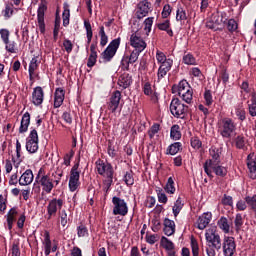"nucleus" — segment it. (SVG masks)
<instances>
[{
	"instance_id": "obj_1",
	"label": "nucleus",
	"mask_w": 256,
	"mask_h": 256,
	"mask_svg": "<svg viewBox=\"0 0 256 256\" xmlns=\"http://www.w3.org/2000/svg\"><path fill=\"white\" fill-rule=\"evenodd\" d=\"M206 253L208 256H216L217 251L222 247L221 236L217 232V228H208L205 232Z\"/></svg>"
},
{
	"instance_id": "obj_2",
	"label": "nucleus",
	"mask_w": 256,
	"mask_h": 256,
	"mask_svg": "<svg viewBox=\"0 0 256 256\" xmlns=\"http://www.w3.org/2000/svg\"><path fill=\"white\" fill-rule=\"evenodd\" d=\"M53 175L54 174H52V176L51 174H45V169L43 168H40V170L38 171V183L39 185H41L42 191L47 195H49V193H51V191H53V189H55V187H57V185L61 183L63 172L59 173L58 177L53 178Z\"/></svg>"
},
{
	"instance_id": "obj_3",
	"label": "nucleus",
	"mask_w": 256,
	"mask_h": 256,
	"mask_svg": "<svg viewBox=\"0 0 256 256\" xmlns=\"http://www.w3.org/2000/svg\"><path fill=\"white\" fill-rule=\"evenodd\" d=\"M172 93H177L180 99L188 105L193 103V87H191L187 80H181L178 84L173 85Z\"/></svg>"
},
{
	"instance_id": "obj_4",
	"label": "nucleus",
	"mask_w": 256,
	"mask_h": 256,
	"mask_svg": "<svg viewBox=\"0 0 256 256\" xmlns=\"http://www.w3.org/2000/svg\"><path fill=\"white\" fill-rule=\"evenodd\" d=\"M156 61L160 65L157 72L158 81L167 77V73L171 71L173 67V59L167 58L164 52L161 50L156 51Z\"/></svg>"
},
{
	"instance_id": "obj_5",
	"label": "nucleus",
	"mask_w": 256,
	"mask_h": 256,
	"mask_svg": "<svg viewBox=\"0 0 256 256\" xmlns=\"http://www.w3.org/2000/svg\"><path fill=\"white\" fill-rule=\"evenodd\" d=\"M217 129L223 139H231L233 133L237 130V126H235V122L231 118H223L218 121Z\"/></svg>"
},
{
	"instance_id": "obj_6",
	"label": "nucleus",
	"mask_w": 256,
	"mask_h": 256,
	"mask_svg": "<svg viewBox=\"0 0 256 256\" xmlns=\"http://www.w3.org/2000/svg\"><path fill=\"white\" fill-rule=\"evenodd\" d=\"M79 179H81V170L79 169V163H76L70 170L68 187L71 193H75L81 187V181Z\"/></svg>"
},
{
	"instance_id": "obj_7",
	"label": "nucleus",
	"mask_w": 256,
	"mask_h": 256,
	"mask_svg": "<svg viewBox=\"0 0 256 256\" xmlns=\"http://www.w3.org/2000/svg\"><path fill=\"white\" fill-rule=\"evenodd\" d=\"M188 109L189 107L183 104L179 98H173L170 103V113L177 119H185Z\"/></svg>"
},
{
	"instance_id": "obj_8",
	"label": "nucleus",
	"mask_w": 256,
	"mask_h": 256,
	"mask_svg": "<svg viewBox=\"0 0 256 256\" xmlns=\"http://www.w3.org/2000/svg\"><path fill=\"white\" fill-rule=\"evenodd\" d=\"M63 205H65V201L61 198H53L50 200L46 207L48 215L47 219L49 220L52 217H55L58 211H63Z\"/></svg>"
},
{
	"instance_id": "obj_9",
	"label": "nucleus",
	"mask_w": 256,
	"mask_h": 256,
	"mask_svg": "<svg viewBox=\"0 0 256 256\" xmlns=\"http://www.w3.org/2000/svg\"><path fill=\"white\" fill-rule=\"evenodd\" d=\"M26 151L28 153H37L39 151V134L36 129L31 130L26 138Z\"/></svg>"
},
{
	"instance_id": "obj_10",
	"label": "nucleus",
	"mask_w": 256,
	"mask_h": 256,
	"mask_svg": "<svg viewBox=\"0 0 256 256\" xmlns=\"http://www.w3.org/2000/svg\"><path fill=\"white\" fill-rule=\"evenodd\" d=\"M119 45H121V38L112 40L107 48L102 52V59L106 62L111 61V59L115 57L117 49H119Z\"/></svg>"
},
{
	"instance_id": "obj_11",
	"label": "nucleus",
	"mask_w": 256,
	"mask_h": 256,
	"mask_svg": "<svg viewBox=\"0 0 256 256\" xmlns=\"http://www.w3.org/2000/svg\"><path fill=\"white\" fill-rule=\"evenodd\" d=\"M95 165L98 175L106 177V179H113V166L110 163L98 159Z\"/></svg>"
},
{
	"instance_id": "obj_12",
	"label": "nucleus",
	"mask_w": 256,
	"mask_h": 256,
	"mask_svg": "<svg viewBox=\"0 0 256 256\" xmlns=\"http://www.w3.org/2000/svg\"><path fill=\"white\" fill-rule=\"evenodd\" d=\"M113 207V215H121V217H125L127 213H129V207L127 206V202L120 197L114 196L112 198Z\"/></svg>"
},
{
	"instance_id": "obj_13",
	"label": "nucleus",
	"mask_w": 256,
	"mask_h": 256,
	"mask_svg": "<svg viewBox=\"0 0 256 256\" xmlns=\"http://www.w3.org/2000/svg\"><path fill=\"white\" fill-rule=\"evenodd\" d=\"M209 153L210 159L207 160L204 164V171L206 175H211V170H209V167L221 163V155L219 153V149L212 147L210 148Z\"/></svg>"
},
{
	"instance_id": "obj_14",
	"label": "nucleus",
	"mask_w": 256,
	"mask_h": 256,
	"mask_svg": "<svg viewBox=\"0 0 256 256\" xmlns=\"http://www.w3.org/2000/svg\"><path fill=\"white\" fill-rule=\"evenodd\" d=\"M130 45L133 47L136 51H145L147 49V42H145V39L141 37V33L134 32L130 36Z\"/></svg>"
},
{
	"instance_id": "obj_15",
	"label": "nucleus",
	"mask_w": 256,
	"mask_h": 256,
	"mask_svg": "<svg viewBox=\"0 0 256 256\" xmlns=\"http://www.w3.org/2000/svg\"><path fill=\"white\" fill-rule=\"evenodd\" d=\"M222 249L224 256L235 255V251H237V244L235 243V238L231 236H225L222 243Z\"/></svg>"
},
{
	"instance_id": "obj_16",
	"label": "nucleus",
	"mask_w": 256,
	"mask_h": 256,
	"mask_svg": "<svg viewBox=\"0 0 256 256\" xmlns=\"http://www.w3.org/2000/svg\"><path fill=\"white\" fill-rule=\"evenodd\" d=\"M42 245L44 247V255L49 256L52 253H55L58 249L57 242H51V235L49 234V231L44 232V239L42 241Z\"/></svg>"
},
{
	"instance_id": "obj_17",
	"label": "nucleus",
	"mask_w": 256,
	"mask_h": 256,
	"mask_svg": "<svg viewBox=\"0 0 256 256\" xmlns=\"http://www.w3.org/2000/svg\"><path fill=\"white\" fill-rule=\"evenodd\" d=\"M45 11H47V2L42 0L37 10V21L40 33H45Z\"/></svg>"
},
{
	"instance_id": "obj_18",
	"label": "nucleus",
	"mask_w": 256,
	"mask_h": 256,
	"mask_svg": "<svg viewBox=\"0 0 256 256\" xmlns=\"http://www.w3.org/2000/svg\"><path fill=\"white\" fill-rule=\"evenodd\" d=\"M121 91H114L110 98L109 101L107 103L108 105V110L111 111V113H115V111H117V109H119V104L121 103Z\"/></svg>"
},
{
	"instance_id": "obj_19",
	"label": "nucleus",
	"mask_w": 256,
	"mask_h": 256,
	"mask_svg": "<svg viewBox=\"0 0 256 256\" xmlns=\"http://www.w3.org/2000/svg\"><path fill=\"white\" fill-rule=\"evenodd\" d=\"M150 11H151V4L149 3V1L143 0L139 2L136 7L137 19H143L144 17H147Z\"/></svg>"
},
{
	"instance_id": "obj_20",
	"label": "nucleus",
	"mask_w": 256,
	"mask_h": 256,
	"mask_svg": "<svg viewBox=\"0 0 256 256\" xmlns=\"http://www.w3.org/2000/svg\"><path fill=\"white\" fill-rule=\"evenodd\" d=\"M45 100V91H43V88L41 86H37L33 89L32 92V98L31 102L36 107H39V105H43V101Z\"/></svg>"
},
{
	"instance_id": "obj_21",
	"label": "nucleus",
	"mask_w": 256,
	"mask_h": 256,
	"mask_svg": "<svg viewBox=\"0 0 256 256\" xmlns=\"http://www.w3.org/2000/svg\"><path fill=\"white\" fill-rule=\"evenodd\" d=\"M211 219H213V214L211 212L203 213L197 220V227L200 231L207 228V225L211 223Z\"/></svg>"
},
{
	"instance_id": "obj_22",
	"label": "nucleus",
	"mask_w": 256,
	"mask_h": 256,
	"mask_svg": "<svg viewBox=\"0 0 256 256\" xmlns=\"http://www.w3.org/2000/svg\"><path fill=\"white\" fill-rule=\"evenodd\" d=\"M35 176L33 175V170L27 169L19 178V185L25 187L27 185H31L33 183V179Z\"/></svg>"
},
{
	"instance_id": "obj_23",
	"label": "nucleus",
	"mask_w": 256,
	"mask_h": 256,
	"mask_svg": "<svg viewBox=\"0 0 256 256\" xmlns=\"http://www.w3.org/2000/svg\"><path fill=\"white\" fill-rule=\"evenodd\" d=\"M65 101V90L63 88H57L54 93V107L59 109Z\"/></svg>"
},
{
	"instance_id": "obj_24",
	"label": "nucleus",
	"mask_w": 256,
	"mask_h": 256,
	"mask_svg": "<svg viewBox=\"0 0 256 256\" xmlns=\"http://www.w3.org/2000/svg\"><path fill=\"white\" fill-rule=\"evenodd\" d=\"M141 51L139 50H133L130 54V56H124L122 58V65H124L125 67H129V63L133 64L137 62V59H139V55H141Z\"/></svg>"
},
{
	"instance_id": "obj_25",
	"label": "nucleus",
	"mask_w": 256,
	"mask_h": 256,
	"mask_svg": "<svg viewBox=\"0 0 256 256\" xmlns=\"http://www.w3.org/2000/svg\"><path fill=\"white\" fill-rule=\"evenodd\" d=\"M143 92H144V95H147L148 97H150L153 103H157V101H159V96L157 95V92L153 91V87L151 86V83L149 82L144 83Z\"/></svg>"
},
{
	"instance_id": "obj_26",
	"label": "nucleus",
	"mask_w": 256,
	"mask_h": 256,
	"mask_svg": "<svg viewBox=\"0 0 256 256\" xmlns=\"http://www.w3.org/2000/svg\"><path fill=\"white\" fill-rule=\"evenodd\" d=\"M164 228V235H167V237H171V235H175V221L165 218L163 222Z\"/></svg>"
},
{
	"instance_id": "obj_27",
	"label": "nucleus",
	"mask_w": 256,
	"mask_h": 256,
	"mask_svg": "<svg viewBox=\"0 0 256 256\" xmlns=\"http://www.w3.org/2000/svg\"><path fill=\"white\" fill-rule=\"evenodd\" d=\"M18 9L15 8V6L13 5V3H9L7 2L5 4L4 9L2 10V16L4 17V19L7 21L9 19L12 18L13 15H15V13H17Z\"/></svg>"
},
{
	"instance_id": "obj_28",
	"label": "nucleus",
	"mask_w": 256,
	"mask_h": 256,
	"mask_svg": "<svg viewBox=\"0 0 256 256\" xmlns=\"http://www.w3.org/2000/svg\"><path fill=\"white\" fill-rule=\"evenodd\" d=\"M209 171L210 174H207L208 177H213V173H215V175H217L218 177H225V175H227V168L216 164L214 166H209Z\"/></svg>"
},
{
	"instance_id": "obj_29",
	"label": "nucleus",
	"mask_w": 256,
	"mask_h": 256,
	"mask_svg": "<svg viewBox=\"0 0 256 256\" xmlns=\"http://www.w3.org/2000/svg\"><path fill=\"white\" fill-rule=\"evenodd\" d=\"M41 63V61H39V58L37 56H34L29 64V79L30 81H33V79H35V72L37 71V69H39V64Z\"/></svg>"
},
{
	"instance_id": "obj_30",
	"label": "nucleus",
	"mask_w": 256,
	"mask_h": 256,
	"mask_svg": "<svg viewBox=\"0 0 256 256\" xmlns=\"http://www.w3.org/2000/svg\"><path fill=\"white\" fill-rule=\"evenodd\" d=\"M29 125H31V114H29V112H25L21 119L19 133H27Z\"/></svg>"
},
{
	"instance_id": "obj_31",
	"label": "nucleus",
	"mask_w": 256,
	"mask_h": 256,
	"mask_svg": "<svg viewBox=\"0 0 256 256\" xmlns=\"http://www.w3.org/2000/svg\"><path fill=\"white\" fill-rule=\"evenodd\" d=\"M131 83H133V78L127 73L122 74L118 79V85L122 87V89L131 87Z\"/></svg>"
},
{
	"instance_id": "obj_32",
	"label": "nucleus",
	"mask_w": 256,
	"mask_h": 256,
	"mask_svg": "<svg viewBox=\"0 0 256 256\" xmlns=\"http://www.w3.org/2000/svg\"><path fill=\"white\" fill-rule=\"evenodd\" d=\"M217 225H218L219 229H221V231H223V233H225V234L231 233V225H229V220H227V218L221 217L218 220Z\"/></svg>"
},
{
	"instance_id": "obj_33",
	"label": "nucleus",
	"mask_w": 256,
	"mask_h": 256,
	"mask_svg": "<svg viewBox=\"0 0 256 256\" xmlns=\"http://www.w3.org/2000/svg\"><path fill=\"white\" fill-rule=\"evenodd\" d=\"M157 27L160 31H166L169 37H173V30L171 29V21L165 20L157 24Z\"/></svg>"
},
{
	"instance_id": "obj_34",
	"label": "nucleus",
	"mask_w": 256,
	"mask_h": 256,
	"mask_svg": "<svg viewBox=\"0 0 256 256\" xmlns=\"http://www.w3.org/2000/svg\"><path fill=\"white\" fill-rule=\"evenodd\" d=\"M250 97V103L248 104L249 115L256 117V93L251 92Z\"/></svg>"
},
{
	"instance_id": "obj_35",
	"label": "nucleus",
	"mask_w": 256,
	"mask_h": 256,
	"mask_svg": "<svg viewBox=\"0 0 256 256\" xmlns=\"http://www.w3.org/2000/svg\"><path fill=\"white\" fill-rule=\"evenodd\" d=\"M211 19L219 27V25H223L227 21V14L225 12L213 14Z\"/></svg>"
},
{
	"instance_id": "obj_36",
	"label": "nucleus",
	"mask_w": 256,
	"mask_h": 256,
	"mask_svg": "<svg viewBox=\"0 0 256 256\" xmlns=\"http://www.w3.org/2000/svg\"><path fill=\"white\" fill-rule=\"evenodd\" d=\"M184 205L185 204L183 203V200L181 199V197H178L177 200L174 202V205L172 207V213H173L174 217L179 216V213H181Z\"/></svg>"
},
{
	"instance_id": "obj_37",
	"label": "nucleus",
	"mask_w": 256,
	"mask_h": 256,
	"mask_svg": "<svg viewBox=\"0 0 256 256\" xmlns=\"http://www.w3.org/2000/svg\"><path fill=\"white\" fill-rule=\"evenodd\" d=\"M164 190L168 195H175V191H177V189L175 188V180H173V177L168 178Z\"/></svg>"
},
{
	"instance_id": "obj_38",
	"label": "nucleus",
	"mask_w": 256,
	"mask_h": 256,
	"mask_svg": "<svg viewBox=\"0 0 256 256\" xmlns=\"http://www.w3.org/2000/svg\"><path fill=\"white\" fill-rule=\"evenodd\" d=\"M170 137L173 141L181 139V127L177 124L173 125L170 129Z\"/></svg>"
},
{
	"instance_id": "obj_39",
	"label": "nucleus",
	"mask_w": 256,
	"mask_h": 256,
	"mask_svg": "<svg viewBox=\"0 0 256 256\" xmlns=\"http://www.w3.org/2000/svg\"><path fill=\"white\" fill-rule=\"evenodd\" d=\"M58 223L63 227H67V223H69V216L67 215V210L62 209L58 212Z\"/></svg>"
},
{
	"instance_id": "obj_40",
	"label": "nucleus",
	"mask_w": 256,
	"mask_h": 256,
	"mask_svg": "<svg viewBox=\"0 0 256 256\" xmlns=\"http://www.w3.org/2000/svg\"><path fill=\"white\" fill-rule=\"evenodd\" d=\"M187 19H188L187 12L185 11V9H183V7H179L176 11V21H178L179 23H181V25H183V23H185Z\"/></svg>"
},
{
	"instance_id": "obj_41",
	"label": "nucleus",
	"mask_w": 256,
	"mask_h": 256,
	"mask_svg": "<svg viewBox=\"0 0 256 256\" xmlns=\"http://www.w3.org/2000/svg\"><path fill=\"white\" fill-rule=\"evenodd\" d=\"M84 28L86 30L87 44L89 45L93 39V28L89 20H84Z\"/></svg>"
},
{
	"instance_id": "obj_42",
	"label": "nucleus",
	"mask_w": 256,
	"mask_h": 256,
	"mask_svg": "<svg viewBox=\"0 0 256 256\" xmlns=\"http://www.w3.org/2000/svg\"><path fill=\"white\" fill-rule=\"evenodd\" d=\"M181 147H183V145L181 144V142H175L173 144H171L168 149H167V154L168 155H177L178 151H181Z\"/></svg>"
},
{
	"instance_id": "obj_43",
	"label": "nucleus",
	"mask_w": 256,
	"mask_h": 256,
	"mask_svg": "<svg viewBox=\"0 0 256 256\" xmlns=\"http://www.w3.org/2000/svg\"><path fill=\"white\" fill-rule=\"evenodd\" d=\"M160 245L165 249V251H168L169 249H175V244L173 241L169 240V238L163 236L160 241Z\"/></svg>"
},
{
	"instance_id": "obj_44",
	"label": "nucleus",
	"mask_w": 256,
	"mask_h": 256,
	"mask_svg": "<svg viewBox=\"0 0 256 256\" xmlns=\"http://www.w3.org/2000/svg\"><path fill=\"white\" fill-rule=\"evenodd\" d=\"M99 35H100V45H101V47H105V45H107V43H109V37L105 33L104 26L99 27Z\"/></svg>"
},
{
	"instance_id": "obj_45",
	"label": "nucleus",
	"mask_w": 256,
	"mask_h": 256,
	"mask_svg": "<svg viewBox=\"0 0 256 256\" xmlns=\"http://www.w3.org/2000/svg\"><path fill=\"white\" fill-rule=\"evenodd\" d=\"M62 17H63V25L64 27H67V25H69V18L71 17L69 5L67 4H64V11H63Z\"/></svg>"
},
{
	"instance_id": "obj_46",
	"label": "nucleus",
	"mask_w": 256,
	"mask_h": 256,
	"mask_svg": "<svg viewBox=\"0 0 256 256\" xmlns=\"http://www.w3.org/2000/svg\"><path fill=\"white\" fill-rule=\"evenodd\" d=\"M5 49L8 53H17V43L15 41L4 42Z\"/></svg>"
},
{
	"instance_id": "obj_47",
	"label": "nucleus",
	"mask_w": 256,
	"mask_h": 256,
	"mask_svg": "<svg viewBox=\"0 0 256 256\" xmlns=\"http://www.w3.org/2000/svg\"><path fill=\"white\" fill-rule=\"evenodd\" d=\"M243 223H244L243 216L241 214H236V217L234 219L236 233H239V231H241V228L243 227Z\"/></svg>"
},
{
	"instance_id": "obj_48",
	"label": "nucleus",
	"mask_w": 256,
	"mask_h": 256,
	"mask_svg": "<svg viewBox=\"0 0 256 256\" xmlns=\"http://www.w3.org/2000/svg\"><path fill=\"white\" fill-rule=\"evenodd\" d=\"M156 193H157V198L159 203H163L164 205L167 203L168 198H167V194H165V192H163V188H156Z\"/></svg>"
},
{
	"instance_id": "obj_49",
	"label": "nucleus",
	"mask_w": 256,
	"mask_h": 256,
	"mask_svg": "<svg viewBox=\"0 0 256 256\" xmlns=\"http://www.w3.org/2000/svg\"><path fill=\"white\" fill-rule=\"evenodd\" d=\"M154 20V17H148L144 20V31H146V35H149V33H151V28L153 27Z\"/></svg>"
},
{
	"instance_id": "obj_50",
	"label": "nucleus",
	"mask_w": 256,
	"mask_h": 256,
	"mask_svg": "<svg viewBox=\"0 0 256 256\" xmlns=\"http://www.w3.org/2000/svg\"><path fill=\"white\" fill-rule=\"evenodd\" d=\"M77 235L78 237H89V229L84 224H81L77 227Z\"/></svg>"
},
{
	"instance_id": "obj_51",
	"label": "nucleus",
	"mask_w": 256,
	"mask_h": 256,
	"mask_svg": "<svg viewBox=\"0 0 256 256\" xmlns=\"http://www.w3.org/2000/svg\"><path fill=\"white\" fill-rule=\"evenodd\" d=\"M190 145L193 149L199 150L201 149L203 143L201 142V140L199 139V137L194 136L190 139Z\"/></svg>"
},
{
	"instance_id": "obj_52",
	"label": "nucleus",
	"mask_w": 256,
	"mask_h": 256,
	"mask_svg": "<svg viewBox=\"0 0 256 256\" xmlns=\"http://www.w3.org/2000/svg\"><path fill=\"white\" fill-rule=\"evenodd\" d=\"M246 203L256 213V194L254 196H246Z\"/></svg>"
},
{
	"instance_id": "obj_53",
	"label": "nucleus",
	"mask_w": 256,
	"mask_h": 256,
	"mask_svg": "<svg viewBox=\"0 0 256 256\" xmlns=\"http://www.w3.org/2000/svg\"><path fill=\"white\" fill-rule=\"evenodd\" d=\"M191 250L193 256H199V242L194 237L191 238Z\"/></svg>"
},
{
	"instance_id": "obj_54",
	"label": "nucleus",
	"mask_w": 256,
	"mask_h": 256,
	"mask_svg": "<svg viewBox=\"0 0 256 256\" xmlns=\"http://www.w3.org/2000/svg\"><path fill=\"white\" fill-rule=\"evenodd\" d=\"M123 180L128 187H131V185L135 183V178H133V172H126Z\"/></svg>"
},
{
	"instance_id": "obj_55",
	"label": "nucleus",
	"mask_w": 256,
	"mask_h": 256,
	"mask_svg": "<svg viewBox=\"0 0 256 256\" xmlns=\"http://www.w3.org/2000/svg\"><path fill=\"white\" fill-rule=\"evenodd\" d=\"M204 101L207 107H211V105H213V94L211 93V90H206L204 92Z\"/></svg>"
},
{
	"instance_id": "obj_56",
	"label": "nucleus",
	"mask_w": 256,
	"mask_h": 256,
	"mask_svg": "<svg viewBox=\"0 0 256 256\" xmlns=\"http://www.w3.org/2000/svg\"><path fill=\"white\" fill-rule=\"evenodd\" d=\"M145 240L149 245H155L159 241V234H146Z\"/></svg>"
},
{
	"instance_id": "obj_57",
	"label": "nucleus",
	"mask_w": 256,
	"mask_h": 256,
	"mask_svg": "<svg viewBox=\"0 0 256 256\" xmlns=\"http://www.w3.org/2000/svg\"><path fill=\"white\" fill-rule=\"evenodd\" d=\"M152 226L151 229L154 233H159V231H161V220H159L158 218H153L152 219Z\"/></svg>"
},
{
	"instance_id": "obj_58",
	"label": "nucleus",
	"mask_w": 256,
	"mask_h": 256,
	"mask_svg": "<svg viewBox=\"0 0 256 256\" xmlns=\"http://www.w3.org/2000/svg\"><path fill=\"white\" fill-rule=\"evenodd\" d=\"M183 63H185V65H196L197 61L192 54H186L183 56Z\"/></svg>"
},
{
	"instance_id": "obj_59",
	"label": "nucleus",
	"mask_w": 256,
	"mask_h": 256,
	"mask_svg": "<svg viewBox=\"0 0 256 256\" xmlns=\"http://www.w3.org/2000/svg\"><path fill=\"white\" fill-rule=\"evenodd\" d=\"M12 161L14 163V167H16L17 169L19 165H21V163L23 162V157H21V151L16 150V156L12 158Z\"/></svg>"
},
{
	"instance_id": "obj_60",
	"label": "nucleus",
	"mask_w": 256,
	"mask_h": 256,
	"mask_svg": "<svg viewBox=\"0 0 256 256\" xmlns=\"http://www.w3.org/2000/svg\"><path fill=\"white\" fill-rule=\"evenodd\" d=\"M235 145L237 149H245V137L237 136L235 139Z\"/></svg>"
},
{
	"instance_id": "obj_61",
	"label": "nucleus",
	"mask_w": 256,
	"mask_h": 256,
	"mask_svg": "<svg viewBox=\"0 0 256 256\" xmlns=\"http://www.w3.org/2000/svg\"><path fill=\"white\" fill-rule=\"evenodd\" d=\"M11 36V33L8 29L2 28L0 29V37L3 41V43L9 41V37Z\"/></svg>"
},
{
	"instance_id": "obj_62",
	"label": "nucleus",
	"mask_w": 256,
	"mask_h": 256,
	"mask_svg": "<svg viewBox=\"0 0 256 256\" xmlns=\"http://www.w3.org/2000/svg\"><path fill=\"white\" fill-rule=\"evenodd\" d=\"M222 205L224 206H228V207H233V197L224 194L223 198H222Z\"/></svg>"
},
{
	"instance_id": "obj_63",
	"label": "nucleus",
	"mask_w": 256,
	"mask_h": 256,
	"mask_svg": "<svg viewBox=\"0 0 256 256\" xmlns=\"http://www.w3.org/2000/svg\"><path fill=\"white\" fill-rule=\"evenodd\" d=\"M96 63H97V54H90L87 61V67L91 69L92 67H95Z\"/></svg>"
},
{
	"instance_id": "obj_64",
	"label": "nucleus",
	"mask_w": 256,
	"mask_h": 256,
	"mask_svg": "<svg viewBox=\"0 0 256 256\" xmlns=\"http://www.w3.org/2000/svg\"><path fill=\"white\" fill-rule=\"evenodd\" d=\"M159 129H160L159 124H154L150 128V130L148 131V135H149L150 139H153V137H155V135H157L159 133Z\"/></svg>"
}]
</instances>
